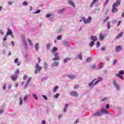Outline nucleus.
I'll return each instance as SVG.
<instances>
[{"label":"nucleus","instance_id":"680f3d73","mask_svg":"<svg viewBox=\"0 0 124 124\" xmlns=\"http://www.w3.org/2000/svg\"><path fill=\"white\" fill-rule=\"evenodd\" d=\"M99 83V81L97 80L95 83H94V86H96L97 84H98Z\"/></svg>","mask_w":124,"mask_h":124},{"label":"nucleus","instance_id":"37998d69","mask_svg":"<svg viewBox=\"0 0 124 124\" xmlns=\"http://www.w3.org/2000/svg\"><path fill=\"white\" fill-rule=\"evenodd\" d=\"M19 99H20V105H22V104H23V101L22 100V98H19Z\"/></svg>","mask_w":124,"mask_h":124},{"label":"nucleus","instance_id":"39448f33","mask_svg":"<svg viewBox=\"0 0 124 124\" xmlns=\"http://www.w3.org/2000/svg\"><path fill=\"white\" fill-rule=\"evenodd\" d=\"M70 93L72 96H78V93L75 91L71 92Z\"/></svg>","mask_w":124,"mask_h":124},{"label":"nucleus","instance_id":"ddd939ff","mask_svg":"<svg viewBox=\"0 0 124 124\" xmlns=\"http://www.w3.org/2000/svg\"><path fill=\"white\" fill-rule=\"evenodd\" d=\"M19 62V59H18L17 58H16L15 60V63H17V65H18V66H19V65H20L21 64V62Z\"/></svg>","mask_w":124,"mask_h":124},{"label":"nucleus","instance_id":"bf43d9fd","mask_svg":"<svg viewBox=\"0 0 124 124\" xmlns=\"http://www.w3.org/2000/svg\"><path fill=\"white\" fill-rule=\"evenodd\" d=\"M107 109H109L110 108V105L109 104H107L106 106Z\"/></svg>","mask_w":124,"mask_h":124},{"label":"nucleus","instance_id":"5fc2aeb1","mask_svg":"<svg viewBox=\"0 0 124 124\" xmlns=\"http://www.w3.org/2000/svg\"><path fill=\"white\" fill-rule=\"evenodd\" d=\"M92 68H93V69H95L96 68V65H93L92 66H91Z\"/></svg>","mask_w":124,"mask_h":124},{"label":"nucleus","instance_id":"79ce46f5","mask_svg":"<svg viewBox=\"0 0 124 124\" xmlns=\"http://www.w3.org/2000/svg\"><path fill=\"white\" fill-rule=\"evenodd\" d=\"M108 98L107 97H105L104 98L102 99L101 100V101H105V100H107Z\"/></svg>","mask_w":124,"mask_h":124},{"label":"nucleus","instance_id":"0e129e2a","mask_svg":"<svg viewBox=\"0 0 124 124\" xmlns=\"http://www.w3.org/2000/svg\"><path fill=\"white\" fill-rule=\"evenodd\" d=\"M28 99V95L25 96L24 98V100H27Z\"/></svg>","mask_w":124,"mask_h":124},{"label":"nucleus","instance_id":"4c0bfd02","mask_svg":"<svg viewBox=\"0 0 124 124\" xmlns=\"http://www.w3.org/2000/svg\"><path fill=\"white\" fill-rule=\"evenodd\" d=\"M27 78H28V76L24 75V77H23L24 81H26V80H27Z\"/></svg>","mask_w":124,"mask_h":124},{"label":"nucleus","instance_id":"9d476101","mask_svg":"<svg viewBox=\"0 0 124 124\" xmlns=\"http://www.w3.org/2000/svg\"><path fill=\"white\" fill-rule=\"evenodd\" d=\"M102 112H101V111L97 112L94 114V116H95L96 117H97V116H102Z\"/></svg>","mask_w":124,"mask_h":124},{"label":"nucleus","instance_id":"7ed1b4c3","mask_svg":"<svg viewBox=\"0 0 124 124\" xmlns=\"http://www.w3.org/2000/svg\"><path fill=\"white\" fill-rule=\"evenodd\" d=\"M82 19L84 23V24H90L92 22V17L89 16L87 19H86L84 17H82Z\"/></svg>","mask_w":124,"mask_h":124},{"label":"nucleus","instance_id":"473e14b6","mask_svg":"<svg viewBox=\"0 0 124 124\" xmlns=\"http://www.w3.org/2000/svg\"><path fill=\"white\" fill-rule=\"evenodd\" d=\"M108 20H109V17L107 16V17L105 18L103 23H105V22H107V21H108Z\"/></svg>","mask_w":124,"mask_h":124},{"label":"nucleus","instance_id":"2eb2a0df","mask_svg":"<svg viewBox=\"0 0 124 124\" xmlns=\"http://www.w3.org/2000/svg\"><path fill=\"white\" fill-rule=\"evenodd\" d=\"M68 106H69L68 104H66L65 105L64 109H63L64 113H65V112H66V109H67V108H68Z\"/></svg>","mask_w":124,"mask_h":124},{"label":"nucleus","instance_id":"2f4dec72","mask_svg":"<svg viewBox=\"0 0 124 124\" xmlns=\"http://www.w3.org/2000/svg\"><path fill=\"white\" fill-rule=\"evenodd\" d=\"M35 48L36 51H38V48H39L38 44L37 43L36 44L35 46Z\"/></svg>","mask_w":124,"mask_h":124},{"label":"nucleus","instance_id":"09e8293b","mask_svg":"<svg viewBox=\"0 0 124 124\" xmlns=\"http://www.w3.org/2000/svg\"><path fill=\"white\" fill-rule=\"evenodd\" d=\"M63 11H64V9H62V10H60L59 11V13H62V12H63Z\"/></svg>","mask_w":124,"mask_h":124},{"label":"nucleus","instance_id":"4be33fe9","mask_svg":"<svg viewBox=\"0 0 124 124\" xmlns=\"http://www.w3.org/2000/svg\"><path fill=\"white\" fill-rule=\"evenodd\" d=\"M92 60H93V58L92 57H88L86 60L87 62H91Z\"/></svg>","mask_w":124,"mask_h":124},{"label":"nucleus","instance_id":"6ab92c4d","mask_svg":"<svg viewBox=\"0 0 124 124\" xmlns=\"http://www.w3.org/2000/svg\"><path fill=\"white\" fill-rule=\"evenodd\" d=\"M99 1V0H93L91 6V7L93 6V4H94V3H97V2H98Z\"/></svg>","mask_w":124,"mask_h":124},{"label":"nucleus","instance_id":"052dcab7","mask_svg":"<svg viewBox=\"0 0 124 124\" xmlns=\"http://www.w3.org/2000/svg\"><path fill=\"white\" fill-rule=\"evenodd\" d=\"M38 13H40V10H37L35 14H38Z\"/></svg>","mask_w":124,"mask_h":124},{"label":"nucleus","instance_id":"864d4df0","mask_svg":"<svg viewBox=\"0 0 124 124\" xmlns=\"http://www.w3.org/2000/svg\"><path fill=\"white\" fill-rule=\"evenodd\" d=\"M9 5H11L13 3V1H9L8 2Z\"/></svg>","mask_w":124,"mask_h":124},{"label":"nucleus","instance_id":"ea45409f","mask_svg":"<svg viewBox=\"0 0 124 124\" xmlns=\"http://www.w3.org/2000/svg\"><path fill=\"white\" fill-rule=\"evenodd\" d=\"M63 44H64V45L68 46L69 45V43L66 42H64Z\"/></svg>","mask_w":124,"mask_h":124},{"label":"nucleus","instance_id":"b1692460","mask_svg":"<svg viewBox=\"0 0 124 124\" xmlns=\"http://www.w3.org/2000/svg\"><path fill=\"white\" fill-rule=\"evenodd\" d=\"M19 73H20V70L18 69H17L16 70V71L15 72V75H18Z\"/></svg>","mask_w":124,"mask_h":124},{"label":"nucleus","instance_id":"3c124183","mask_svg":"<svg viewBox=\"0 0 124 124\" xmlns=\"http://www.w3.org/2000/svg\"><path fill=\"white\" fill-rule=\"evenodd\" d=\"M46 18H50L51 17V14H48L47 15H46Z\"/></svg>","mask_w":124,"mask_h":124},{"label":"nucleus","instance_id":"c9c22d12","mask_svg":"<svg viewBox=\"0 0 124 124\" xmlns=\"http://www.w3.org/2000/svg\"><path fill=\"white\" fill-rule=\"evenodd\" d=\"M57 40H61L62 39V35H59L57 37Z\"/></svg>","mask_w":124,"mask_h":124},{"label":"nucleus","instance_id":"0eeeda50","mask_svg":"<svg viewBox=\"0 0 124 124\" xmlns=\"http://www.w3.org/2000/svg\"><path fill=\"white\" fill-rule=\"evenodd\" d=\"M60 63L58 62H55L54 63L51 65L52 67H55L57 66H59Z\"/></svg>","mask_w":124,"mask_h":124},{"label":"nucleus","instance_id":"13d9d810","mask_svg":"<svg viewBox=\"0 0 124 124\" xmlns=\"http://www.w3.org/2000/svg\"><path fill=\"white\" fill-rule=\"evenodd\" d=\"M53 54H54L55 57H58L59 56L58 53H54Z\"/></svg>","mask_w":124,"mask_h":124},{"label":"nucleus","instance_id":"4468645a","mask_svg":"<svg viewBox=\"0 0 124 124\" xmlns=\"http://www.w3.org/2000/svg\"><path fill=\"white\" fill-rule=\"evenodd\" d=\"M91 38V40H93V41H96V40H97V38L95 36H92Z\"/></svg>","mask_w":124,"mask_h":124},{"label":"nucleus","instance_id":"20e7f679","mask_svg":"<svg viewBox=\"0 0 124 124\" xmlns=\"http://www.w3.org/2000/svg\"><path fill=\"white\" fill-rule=\"evenodd\" d=\"M35 67H36V70H35V74H37V71H40V70L42 69V67L39 66V64L37 63Z\"/></svg>","mask_w":124,"mask_h":124},{"label":"nucleus","instance_id":"a19ab883","mask_svg":"<svg viewBox=\"0 0 124 124\" xmlns=\"http://www.w3.org/2000/svg\"><path fill=\"white\" fill-rule=\"evenodd\" d=\"M50 44H48L46 45V48L47 49V50H49V49H50Z\"/></svg>","mask_w":124,"mask_h":124},{"label":"nucleus","instance_id":"dca6fc26","mask_svg":"<svg viewBox=\"0 0 124 124\" xmlns=\"http://www.w3.org/2000/svg\"><path fill=\"white\" fill-rule=\"evenodd\" d=\"M68 78L71 79H73L75 78V76L74 75H69L68 76Z\"/></svg>","mask_w":124,"mask_h":124},{"label":"nucleus","instance_id":"393cba45","mask_svg":"<svg viewBox=\"0 0 124 124\" xmlns=\"http://www.w3.org/2000/svg\"><path fill=\"white\" fill-rule=\"evenodd\" d=\"M96 80V78H95L93 79L92 81L91 82V83H89V86L91 87V86H93V83H94V81Z\"/></svg>","mask_w":124,"mask_h":124},{"label":"nucleus","instance_id":"6e6552de","mask_svg":"<svg viewBox=\"0 0 124 124\" xmlns=\"http://www.w3.org/2000/svg\"><path fill=\"white\" fill-rule=\"evenodd\" d=\"M113 84L114 85L115 88L117 90H119V89H120V86H119V85L118 84V83H117L115 80L113 81Z\"/></svg>","mask_w":124,"mask_h":124},{"label":"nucleus","instance_id":"412c9836","mask_svg":"<svg viewBox=\"0 0 124 124\" xmlns=\"http://www.w3.org/2000/svg\"><path fill=\"white\" fill-rule=\"evenodd\" d=\"M99 38L101 40H103L104 38V36H103V34H102V33H101L99 36Z\"/></svg>","mask_w":124,"mask_h":124},{"label":"nucleus","instance_id":"423d86ee","mask_svg":"<svg viewBox=\"0 0 124 124\" xmlns=\"http://www.w3.org/2000/svg\"><path fill=\"white\" fill-rule=\"evenodd\" d=\"M122 50V46H117L115 47V51L116 52H120Z\"/></svg>","mask_w":124,"mask_h":124},{"label":"nucleus","instance_id":"f257e3e1","mask_svg":"<svg viewBox=\"0 0 124 124\" xmlns=\"http://www.w3.org/2000/svg\"><path fill=\"white\" fill-rule=\"evenodd\" d=\"M121 0H117L116 2L113 3L112 5V13H116V12H118V6L121 5Z\"/></svg>","mask_w":124,"mask_h":124},{"label":"nucleus","instance_id":"f03ea898","mask_svg":"<svg viewBox=\"0 0 124 124\" xmlns=\"http://www.w3.org/2000/svg\"><path fill=\"white\" fill-rule=\"evenodd\" d=\"M31 81V78H29L27 81L22 82V86H24V89H26V88L29 86V83Z\"/></svg>","mask_w":124,"mask_h":124},{"label":"nucleus","instance_id":"72a5a7b5","mask_svg":"<svg viewBox=\"0 0 124 124\" xmlns=\"http://www.w3.org/2000/svg\"><path fill=\"white\" fill-rule=\"evenodd\" d=\"M118 74L122 75H124V71L123 70H120L118 73Z\"/></svg>","mask_w":124,"mask_h":124},{"label":"nucleus","instance_id":"5701e85b","mask_svg":"<svg viewBox=\"0 0 124 124\" xmlns=\"http://www.w3.org/2000/svg\"><path fill=\"white\" fill-rule=\"evenodd\" d=\"M101 112H102V113H104V114H108V110H106V109H102L101 110Z\"/></svg>","mask_w":124,"mask_h":124},{"label":"nucleus","instance_id":"a211bd4d","mask_svg":"<svg viewBox=\"0 0 124 124\" xmlns=\"http://www.w3.org/2000/svg\"><path fill=\"white\" fill-rule=\"evenodd\" d=\"M123 32H121L119 34H118L116 37L117 39H118V38H121V37H122V36H123Z\"/></svg>","mask_w":124,"mask_h":124},{"label":"nucleus","instance_id":"c85d7f7f","mask_svg":"<svg viewBox=\"0 0 124 124\" xmlns=\"http://www.w3.org/2000/svg\"><path fill=\"white\" fill-rule=\"evenodd\" d=\"M78 59H79L81 61H82V60H83V57L82 56V54L78 55Z\"/></svg>","mask_w":124,"mask_h":124},{"label":"nucleus","instance_id":"f704fd0d","mask_svg":"<svg viewBox=\"0 0 124 124\" xmlns=\"http://www.w3.org/2000/svg\"><path fill=\"white\" fill-rule=\"evenodd\" d=\"M59 96H60V93H56V94L54 96V97H55V98H58V97H59Z\"/></svg>","mask_w":124,"mask_h":124},{"label":"nucleus","instance_id":"a18cd8bd","mask_svg":"<svg viewBox=\"0 0 124 124\" xmlns=\"http://www.w3.org/2000/svg\"><path fill=\"white\" fill-rule=\"evenodd\" d=\"M97 81H98L99 82H101V81H102V78H100V77L98 78V79H97Z\"/></svg>","mask_w":124,"mask_h":124},{"label":"nucleus","instance_id":"f8f14e48","mask_svg":"<svg viewBox=\"0 0 124 124\" xmlns=\"http://www.w3.org/2000/svg\"><path fill=\"white\" fill-rule=\"evenodd\" d=\"M71 60V58H65V59H64L63 62L64 63H65L66 62H69V61H70Z\"/></svg>","mask_w":124,"mask_h":124},{"label":"nucleus","instance_id":"aec40b11","mask_svg":"<svg viewBox=\"0 0 124 124\" xmlns=\"http://www.w3.org/2000/svg\"><path fill=\"white\" fill-rule=\"evenodd\" d=\"M115 75L117 77H119V78H120V79H124L123 78V76L119 74H116Z\"/></svg>","mask_w":124,"mask_h":124},{"label":"nucleus","instance_id":"8fccbe9b","mask_svg":"<svg viewBox=\"0 0 124 124\" xmlns=\"http://www.w3.org/2000/svg\"><path fill=\"white\" fill-rule=\"evenodd\" d=\"M33 97L34 98V99H37V96H36V95L33 94Z\"/></svg>","mask_w":124,"mask_h":124},{"label":"nucleus","instance_id":"c03bdc74","mask_svg":"<svg viewBox=\"0 0 124 124\" xmlns=\"http://www.w3.org/2000/svg\"><path fill=\"white\" fill-rule=\"evenodd\" d=\"M7 44H8L7 42H3V46H7Z\"/></svg>","mask_w":124,"mask_h":124},{"label":"nucleus","instance_id":"7c9ffc66","mask_svg":"<svg viewBox=\"0 0 124 124\" xmlns=\"http://www.w3.org/2000/svg\"><path fill=\"white\" fill-rule=\"evenodd\" d=\"M94 45V41H92L91 43L89 44V46L90 47H93Z\"/></svg>","mask_w":124,"mask_h":124},{"label":"nucleus","instance_id":"774afa93","mask_svg":"<svg viewBox=\"0 0 124 124\" xmlns=\"http://www.w3.org/2000/svg\"><path fill=\"white\" fill-rule=\"evenodd\" d=\"M42 124H46V122H45V121L43 120L42 122Z\"/></svg>","mask_w":124,"mask_h":124},{"label":"nucleus","instance_id":"1a4fd4ad","mask_svg":"<svg viewBox=\"0 0 124 124\" xmlns=\"http://www.w3.org/2000/svg\"><path fill=\"white\" fill-rule=\"evenodd\" d=\"M68 4H70V5H72V6H73V7H75V4H74V2H73V1L71 0H69Z\"/></svg>","mask_w":124,"mask_h":124},{"label":"nucleus","instance_id":"bb28decb","mask_svg":"<svg viewBox=\"0 0 124 124\" xmlns=\"http://www.w3.org/2000/svg\"><path fill=\"white\" fill-rule=\"evenodd\" d=\"M110 24H111V22H109L108 21L107 22V28L108 29V30H109L110 28Z\"/></svg>","mask_w":124,"mask_h":124},{"label":"nucleus","instance_id":"e433bc0d","mask_svg":"<svg viewBox=\"0 0 124 124\" xmlns=\"http://www.w3.org/2000/svg\"><path fill=\"white\" fill-rule=\"evenodd\" d=\"M100 46V42H97V45H96V47L99 48V47Z\"/></svg>","mask_w":124,"mask_h":124},{"label":"nucleus","instance_id":"f3484780","mask_svg":"<svg viewBox=\"0 0 124 124\" xmlns=\"http://www.w3.org/2000/svg\"><path fill=\"white\" fill-rule=\"evenodd\" d=\"M56 51H58V48H57L56 47H54L53 49L51 50L52 54H55V52H56Z\"/></svg>","mask_w":124,"mask_h":124},{"label":"nucleus","instance_id":"cd10ccee","mask_svg":"<svg viewBox=\"0 0 124 124\" xmlns=\"http://www.w3.org/2000/svg\"><path fill=\"white\" fill-rule=\"evenodd\" d=\"M58 89H59V86H55L53 89V92L56 93V92H57V90H58Z\"/></svg>","mask_w":124,"mask_h":124},{"label":"nucleus","instance_id":"e2e57ef3","mask_svg":"<svg viewBox=\"0 0 124 124\" xmlns=\"http://www.w3.org/2000/svg\"><path fill=\"white\" fill-rule=\"evenodd\" d=\"M121 23H122V21H119L118 22V25H117V27H119V26H120Z\"/></svg>","mask_w":124,"mask_h":124},{"label":"nucleus","instance_id":"9b49d317","mask_svg":"<svg viewBox=\"0 0 124 124\" xmlns=\"http://www.w3.org/2000/svg\"><path fill=\"white\" fill-rule=\"evenodd\" d=\"M17 76H16L15 75H13L11 76V79L13 80V81H16L17 80Z\"/></svg>","mask_w":124,"mask_h":124},{"label":"nucleus","instance_id":"a878e982","mask_svg":"<svg viewBox=\"0 0 124 124\" xmlns=\"http://www.w3.org/2000/svg\"><path fill=\"white\" fill-rule=\"evenodd\" d=\"M12 34V31L11 30L8 31L7 32L6 35L7 36L10 35V34Z\"/></svg>","mask_w":124,"mask_h":124},{"label":"nucleus","instance_id":"603ef678","mask_svg":"<svg viewBox=\"0 0 124 124\" xmlns=\"http://www.w3.org/2000/svg\"><path fill=\"white\" fill-rule=\"evenodd\" d=\"M47 66H48V64L46 63H45V65H44V68L46 69H47Z\"/></svg>","mask_w":124,"mask_h":124},{"label":"nucleus","instance_id":"6e6d98bb","mask_svg":"<svg viewBox=\"0 0 124 124\" xmlns=\"http://www.w3.org/2000/svg\"><path fill=\"white\" fill-rule=\"evenodd\" d=\"M43 97H44V98L46 100H47V99H48V98H47V96H46V95H43Z\"/></svg>","mask_w":124,"mask_h":124},{"label":"nucleus","instance_id":"4d7b16f0","mask_svg":"<svg viewBox=\"0 0 124 124\" xmlns=\"http://www.w3.org/2000/svg\"><path fill=\"white\" fill-rule=\"evenodd\" d=\"M3 40L4 41H6V40H7V37L6 36H5L4 37Z\"/></svg>","mask_w":124,"mask_h":124},{"label":"nucleus","instance_id":"49530a36","mask_svg":"<svg viewBox=\"0 0 124 124\" xmlns=\"http://www.w3.org/2000/svg\"><path fill=\"white\" fill-rule=\"evenodd\" d=\"M23 5H24V6H26V5H28V2H27V1H24L23 3Z\"/></svg>","mask_w":124,"mask_h":124},{"label":"nucleus","instance_id":"58836bf2","mask_svg":"<svg viewBox=\"0 0 124 124\" xmlns=\"http://www.w3.org/2000/svg\"><path fill=\"white\" fill-rule=\"evenodd\" d=\"M28 42L30 45H32V42L30 39H28Z\"/></svg>","mask_w":124,"mask_h":124},{"label":"nucleus","instance_id":"de8ad7c7","mask_svg":"<svg viewBox=\"0 0 124 124\" xmlns=\"http://www.w3.org/2000/svg\"><path fill=\"white\" fill-rule=\"evenodd\" d=\"M6 89V84H4L3 86V91H5Z\"/></svg>","mask_w":124,"mask_h":124},{"label":"nucleus","instance_id":"69168bd1","mask_svg":"<svg viewBox=\"0 0 124 124\" xmlns=\"http://www.w3.org/2000/svg\"><path fill=\"white\" fill-rule=\"evenodd\" d=\"M115 63H117V60H114L113 61V64L114 65Z\"/></svg>","mask_w":124,"mask_h":124},{"label":"nucleus","instance_id":"338daca9","mask_svg":"<svg viewBox=\"0 0 124 124\" xmlns=\"http://www.w3.org/2000/svg\"><path fill=\"white\" fill-rule=\"evenodd\" d=\"M4 111L3 109H1L0 110V115H1V114H2V113H3Z\"/></svg>","mask_w":124,"mask_h":124},{"label":"nucleus","instance_id":"c756f323","mask_svg":"<svg viewBox=\"0 0 124 124\" xmlns=\"http://www.w3.org/2000/svg\"><path fill=\"white\" fill-rule=\"evenodd\" d=\"M60 57H56L54 58H53V61L55 62L56 61H60Z\"/></svg>","mask_w":124,"mask_h":124}]
</instances>
